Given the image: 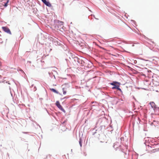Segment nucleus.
<instances>
[{
    "label": "nucleus",
    "mask_w": 159,
    "mask_h": 159,
    "mask_svg": "<svg viewBox=\"0 0 159 159\" xmlns=\"http://www.w3.org/2000/svg\"><path fill=\"white\" fill-rule=\"evenodd\" d=\"M2 28L5 32L9 34H11V32L8 27H2Z\"/></svg>",
    "instance_id": "1"
},
{
    "label": "nucleus",
    "mask_w": 159,
    "mask_h": 159,
    "mask_svg": "<svg viewBox=\"0 0 159 159\" xmlns=\"http://www.w3.org/2000/svg\"><path fill=\"white\" fill-rule=\"evenodd\" d=\"M4 2L2 1V3H1L3 6L4 7H7V4L9 2V0H3Z\"/></svg>",
    "instance_id": "2"
},
{
    "label": "nucleus",
    "mask_w": 159,
    "mask_h": 159,
    "mask_svg": "<svg viewBox=\"0 0 159 159\" xmlns=\"http://www.w3.org/2000/svg\"><path fill=\"white\" fill-rule=\"evenodd\" d=\"M56 105L61 110H64L61 106L60 104V102L58 101H57L56 102Z\"/></svg>",
    "instance_id": "3"
},
{
    "label": "nucleus",
    "mask_w": 159,
    "mask_h": 159,
    "mask_svg": "<svg viewBox=\"0 0 159 159\" xmlns=\"http://www.w3.org/2000/svg\"><path fill=\"white\" fill-rule=\"evenodd\" d=\"M150 105H151V106L152 108H153V109H154L155 108L156 105H155V103L153 102H151L150 103Z\"/></svg>",
    "instance_id": "4"
},
{
    "label": "nucleus",
    "mask_w": 159,
    "mask_h": 159,
    "mask_svg": "<svg viewBox=\"0 0 159 159\" xmlns=\"http://www.w3.org/2000/svg\"><path fill=\"white\" fill-rule=\"evenodd\" d=\"M45 4L48 7H52L51 4L49 2L47 1Z\"/></svg>",
    "instance_id": "5"
},
{
    "label": "nucleus",
    "mask_w": 159,
    "mask_h": 159,
    "mask_svg": "<svg viewBox=\"0 0 159 159\" xmlns=\"http://www.w3.org/2000/svg\"><path fill=\"white\" fill-rule=\"evenodd\" d=\"M118 83L116 82H113L112 83H110V84L112 85L116 86V84Z\"/></svg>",
    "instance_id": "6"
},
{
    "label": "nucleus",
    "mask_w": 159,
    "mask_h": 159,
    "mask_svg": "<svg viewBox=\"0 0 159 159\" xmlns=\"http://www.w3.org/2000/svg\"><path fill=\"white\" fill-rule=\"evenodd\" d=\"M51 90L54 93H58V92L57 91L54 89H51Z\"/></svg>",
    "instance_id": "7"
},
{
    "label": "nucleus",
    "mask_w": 159,
    "mask_h": 159,
    "mask_svg": "<svg viewBox=\"0 0 159 159\" xmlns=\"http://www.w3.org/2000/svg\"><path fill=\"white\" fill-rule=\"evenodd\" d=\"M62 90H63V94H64V95L66 94V90H65V89L64 88L62 89Z\"/></svg>",
    "instance_id": "8"
},
{
    "label": "nucleus",
    "mask_w": 159,
    "mask_h": 159,
    "mask_svg": "<svg viewBox=\"0 0 159 159\" xmlns=\"http://www.w3.org/2000/svg\"><path fill=\"white\" fill-rule=\"evenodd\" d=\"M79 143L80 145V146L81 147L82 145V141L81 139H80V140L79 141Z\"/></svg>",
    "instance_id": "9"
},
{
    "label": "nucleus",
    "mask_w": 159,
    "mask_h": 159,
    "mask_svg": "<svg viewBox=\"0 0 159 159\" xmlns=\"http://www.w3.org/2000/svg\"><path fill=\"white\" fill-rule=\"evenodd\" d=\"M144 62V61H143L141 62V64H140V65L141 66H144V65L143 64V63Z\"/></svg>",
    "instance_id": "10"
},
{
    "label": "nucleus",
    "mask_w": 159,
    "mask_h": 159,
    "mask_svg": "<svg viewBox=\"0 0 159 159\" xmlns=\"http://www.w3.org/2000/svg\"><path fill=\"white\" fill-rule=\"evenodd\" d=\"M58 23L60 24L61 25H62L63 24V22L61 21H58Z\"/></svg>",
    "instance_id": "11"
},
{
    "label": "nucleus",
    "mask_w": 159,
    "mask_h": 159,
    "mask_svg": "<svg viewBox=\"0 0 159 159\" xmlns=\"http://www.w3.org/2000/svg\"><path fill=\"white\" fill-rule=\"evenodd\" d=\"M41 1L44 4L47 2L46 0H41Z\"/></svg>",
    "instance_id": "12"
},
{
    "label": "nucleus",
    "mask_w": 159,
    "mask_h": 159,
    "mask_svg": "<svg viewBox=\"0 0 159 159\" xmlns=\"http://www.w3.org/2000/svg\"><path fill=\"white\" fill-rule=\"evenodd\" d=\"M2 82L3 83H7V81H6V80H4V81H2Z\"/></svg>",
    "instance_id": "13"
},
{
    "label": "nucleus",
    "mask_w": 159,
    "mask_h": 159,
    "mask_svg": "<svg viewBox=\"0 0 159 159\" xmlns=\"http://www.w3.org/2000/svg\"><path fill=\"white\" fill-rule=\"evenodd\" d=\"M116 89H118L119 90H121L119 88V86L116 87Z\"/></svg>",
    "instance_id": "14"
},
{
    "label": "nucleus",
    "mask_w": 159,
    "mask_h": 159,
    "mask_svg": "<svg viewBox=\"0 0 159 159\" xmlns=\"http://www.w3.org/2000/svg\"><path fill=\"white\" fill-rule=\"evenodd\" d=\"M116 87H116V86H114V87H113L112 88V89H116Z\"/></svg>",
    "instance_id": "15"
},
{
    "label": "nucleus",
    "mask_w": 159,
    "mask_h": 159,
    "mask_svg": "<svg viewBox=\"0 0 159 159\" xmlns=\"http://www.w3.org/2000/svg\"><path fill=\"white\" fill-rule=\"evenodd\" d=\"M100 47V48H102V49H104V48H103L101 47Z\"/></svg>",
    "instance_id": "16"
},
{
    "label": "nucleus",
    "mask_w": 159,
    "mask_h": 159,
    "mask_svg": "<svg viewBox=\"0 0 159 159\" xmlns=\"http://www.w3.org/2000/svg\"><path fill=\"white\" fill-rule=\"evenodd\" d=\"M21 70V71H23V72H23V70Z\"/></svg>",
    "instance_id": "17"
}]
</instances>
